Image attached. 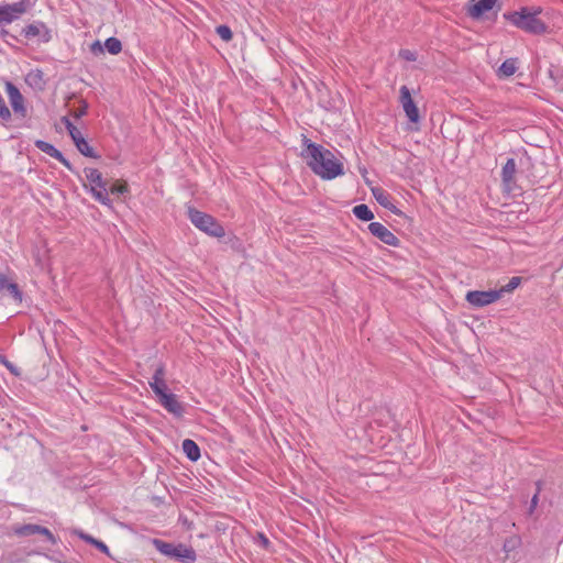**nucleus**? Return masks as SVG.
Wrapping results in <instances>:
<instances>
[{
    "mask_svg": "<svg viewBox=\"0 0 563 563\" xmlns=\"http://www.w3.org/2000/svg\"><path fill=\"white\" fill-rule=\"evenodd\" d=\"M308 166L322 179H333L344 174L343 163L323 146L309 142L303 154Z\"/></svg>",
    "mask_w": 563,
    "mask_h": 563,
    "instance_id": "f257e3e1",
    "label": "nucleus"
},
{
    "mask_svg": "<svg viewBox=\"0 0 563 563\" xmlns=\"http://www.w3.org/2000/svg\"><path fill=\"white\" fill-rule=\"evenodd\" d=\"M540 12V8L532 11L528 8H522L520 11L511 12L505 16L518 29L531 34L540 35L547 32L545 23L538 18Z\"/></svg>",
    "mask_w": 563,
    "mask_h": 563,
    "instance_id": "f03ea898",
    "label": "nucleus"
},
{
    "mask_svg": "<svg viewBox=\"0 0 563 563\" xmlns=\"http://www.w3.org/2000/svg\"><path fill=\"white\" fill-rule=\"evenodd\" d=\"M188 218L197 229L210 236L223 238L225 235L224 228L216 220V218L208 213L189 207Z\"/></svg>",
    "mask_w": 563,
    "mask_h": 563,
    "instance_id": "7ed1b4c3",
    "label": "nucleus"
},
{
    "mask_svg": "<svg viewBox=\"0 0 563 563\" xmlns=\"http://www.w3.org/2000/svg\"><path fill=\"white\" fill-rule=\"evenodd\" d=\"M85 176L90 184L91 196L101 205L112 209V200L108 196L107 183L97 168H85Z\"/></svg>",
    "mask_w": 563,
    "mask_h": 563,
    "instance_id": "20e7f679",
    "label": "nucleus"
},
{
    "mask_svg": "<svg viewBox=\"0 0 563 563\" xmlns=\"http://www.w3.org/2000/svg\"><path fill=\"white\" fill-rule=\"evenodd\" d=\"M35 4V0H19L0 5V25L10 24Z\"/></svg>",
    "mask_w": 563,
    "mask_h": 563,
    "instance_id": "39448f33",
    "label": "nucleus"
},
{
    "mask_svg": "<svg viewBox=\"0 0 563 563\" xmlns=\"http://www.w3.org/2000/svg\"><path fill=\"white\" fill-rule=\"evenodd\" d=\"M21 34L26 40L36 38L42 44L48 43L52 40V30L42 21H34L25 25Z\"/></svg>",
    "mask_w": 563,
    "mask_h": 563,
    "instance_id": "423d86ee",
    "label": "nucleus"
},
{
    "mask_svg": "<svg viewBox=\"0 0 563 563\" xmlns=\"http://www.w3.org/2000/svg\"><path fill=\"white\" fill-rule=\"evenodd\" d=\"M500 299V291L490 290H471L466 294L467 302L476 308H482Z\"/></svg>",
    "mask_w": 563,
    "mask_h": 563,
    "instance_id": "0eeeda50",
    "label": "nucleus"
},
{
    "mask_svg": "<svg viewBox=\"0 0 563 563\" xmlns=\"http://www.w3.org/2000/svg\"><path fill=\"white\" fill-rule=\"evenodd\" d=\"M5 92L14 114L24 119L26 117V107L24 104V97L19 88L13 82L5 80Z\"/></svg>",
    "mask_w": 563,
    "mask_h": 563,
    "instance_id": "6e6552de",
    "label": "nucleus"
},
{
    "mask_svg": "<svg viewBox=\"0 0 563 563\" xmlns=\"http://www.w3.org/2000/svg\"><path fill=\"white\" fill-rule=\"evenodd\" d=\"M400 92V103L402 109L409 119L410 122L417 123L419 122L420 115L419 110L411 98L410 90L407 86H401L399 89Z\"/></svg>",
    "mask_w": 563,
    "mask_h": 563,
    "instance_id": "1a4fd4ad",
    "label": "nucleus"
},
{
    "mask_svg": "<svg viewBox=\"0 0 563 563\" xmlns=\"http://www.w3.org/2000/svg\"><path fill=\"white\" fill-rule=\"evenodd\" d=\"M368 231L371 234L387 245L398 246L399 244V239L389 229L379 222H371L368 224Z\"/></svg>",
    "mask_w": 563,
    "mask_h": 563,
    "instance_id": "9d476101",
    "label": "nucleus"
},
{
    "mask_svg": "<svg viewBox=\"0 0 563 563\" xmlns=\"http://www.w3.org/2000/svg\"><path fill=\"white\" fill-rule=\"evenodd\" d=\"M166 369L164 364H158L154 371V374L148 382V385L156 397H161L162 395L169 393L168 386L165 380Z\"/></svg>",
    "mask_w": 563,
    "mask_h": 563,
    "instance_id": "9b49d317",
    "label": "nucleus"
},
{
    "mask_svg": "<svg viewBox=\"0 0 563 563\" xmlns=\"http://www.w3.org/2000/svg\"><path fill=\"white\" fill-rule=\"evenodd\" d=\"M161 406L175 417H181L185 412L184 405L178 400L177 396L173 393H166L158 397Z\"/></svg>",
    "mask_w": 563,
    "mask_h": 563,
    "instance_id": "f8f14e48",
    "label": "nucleus"
},
{
    "mask_svg": "<svg viewBox=\"0 0 563 563\" xmlns=\"http://www.w3.org/2000/svg\"><path fill=\"white\" fill-rule=\"evenodd\" d=\"M34 145L41 152H43V153L49 155L51 157L57 159L58 162H60L67 169L73 170L70 162L53 144H51L46 141H43V140H36Z\"/></svg>",
    "mask_w": 563,
    "mask_h": 563,
    "instance_id": "ddd939ff",
    "label": "nucleus"
},
{
    "mask_svg": "<svg viewBox=\"0 0 563 563\" xmlns=\"http://www.w3.org/2000/svg\"><path fill=\"white\" fill-rule=\"evenodd\" d=\"M497 0H471L467 9V13L473 19L481 18L484 13L490 11Z\"/></svg>",
    "mask_w": 563,
    "mask_h": 563,
    "instance_id": "4468645a",
    "label": "nucleus"
},
{
    "mask_svg": "<svg viewBox=\"0 0 563 563\" xmlns=\"http://www.w3.org/2000/svg\"><path fill=\"white\" fill-rule=\"evenodd\" d=\"M517 172V164L514 158H508L501 168V181L507 191H511L515 186V175Z\"/></svg>",
    "mask_w": 563,
    "mask_h": 563,
    "instance_id": "2eb2a0df",
    "label": "nucleus"
},
{
    "mask_svg": "<svg viewBox=\"0 0 563 563\" xmlns=\"http://www.w3.org/2000/svg\"><path fill=\"white\" fill-rule=\"evenodd\" d=\"M0 292L10 295L15 301H22V291L18 284L11 280L5 274H0Z\"/></svg>",
    "mask_w": 563,
    "mask_h": 563,
    "instance_id": "dca6fc26",
    "label": "nucleus"
},
{
    "mask_svg": "<svg viewBox=\"0 0 563 563\" xmlns=\"http://www.w3.org/2000/svg\"><path fill=\"white\" fill-rule=\"evenodd\" d=\"M173 559L180 563H194L197 559V554L191 547L178 543L176 544Z\"/></svg>",
    "mask_w": 563,
    "mask_h": 563,
    "instance_id": "f3484780",
    "label": "nucleus"
},
{
    "mask_svg": "<svg viewBox=\"0 0 563 563\" xmlns=\"http://www.w3.org/2000/svg\"><path fill=\"white\" fill-rule=\"evenodd\" d=\"M181 449L187 459L191 462H196L200 459V448L191 439H185L181 443Z\"/></svg>",
    "mask_w": 563,
    "mask_h": 563,
    "instance_id": "a211bd4d",
    "label": "nucleus"
},
{
    "mask_svg": "<svg viewBox=\"0 0 563 563\" xmlns=\"http://www.w3.org/2000/svg\"><path fill=\"white\" fill-rule=\"evenodd\" d=\"M152 543L161 554L173 559L176 544L163 541L161 539H153Z\"/></svg>",
    "mask_w": 563,
    "mask_h": 563,
    "instance_id": "6ab92c4d",
    "label": "nucleus"
},
{
    "mask_svg": "<svg viewBox=\"0 0 563 563\" xmlns=\"http://www.w3.org/2000/svg\"><path fill=\"white\" fill-rule=\"evenodd\" d=\"M517 70V59L508 58L498 68V75L501 77H510Z\"/></svg>",
    "mask_w": 563,
    "mask_h": 563,
    "instance_id": "aec40b11",
    "label": "nucleus"
},
{
    "mask_svg": "<svg viewBox=\"0 0 563 563\" xmlns=\"http://www.w3.org/2000/svg\"><path fill=\"white\" fill-rule=\"evenodd\" d=\"M353 214L362 221H371L374 218V213L367 205L361 203L353 208Z\"/></svg>",
    "mask_w": 563,
    "mask_h": 563,
    "instance_id": "412c9836",
    "label": "nucleus"
},
{
    "mask_svg": "<svg viewBox=\"0 0 563 563\" xmlns=\"http://www.w3.org/2000/svg\"><path fill=\"white\" fill-rule=\"evenodd\" d=\"M104 48L112 55H117L122 51V43L117 37H109L104 42Z\"/></svg>",
    "mask_w": 563,
    "mask_h": 563,
    "instance_id": "4be33fe9",
    "label": "nucleus"
},
{
    "mask_svg": "<svg viewBox=\"0 0 563 563\" xmlns=\"http://www.w3.org/2000/svg\"><path fill=\"white\" fill-rule=\"evenodd\" d=\"M37 525L27 523L20 527L14 528V533L20 537H27L36 534Z\"/></svg>",
    "mask_w": 563,
    "mask_h": 563,
    "instance_id": "5701e85b",
    "label": "nucleus"
},
{
    "mask_svg": "<svg viewBox=\"0 0 563 563\" xmlns=\"http://www.w3.org/2000/svg\"><path fill=\"white\" fill-rule=\"evenodd\" d=\"M520 284H521V277L515 276V277H511L506 285H504L501 288L496 289V290L500 291V298H501L504 294L514 291L516 288H518L520 286Z\"/></svg>",
    "mask_w": 563,
    "mask_h": 563,
    "instance_id": "b1692460",
    "label": "nucleus"
},
{
    "mask_svg": "<svg viewBox=\"0 0 563 563\" xmlns=\"http://www.w3.org/2000/svg\"><path fill=\"white\" fill-rule=\"evenodd\" d=\"M77 150L87 157H97L93 148L89 145L85 137L80 139L76 144Z\"/></svg>",
    "mask_w": 563,
    "mask_h": 563,
    "instance_id": "393cba45",
    "label": "nucleus"
},
{
    "mask_svg": "<svg viewBox=\"0 0 563 563\" xmlns=\"http://www.w3.org/2000/svg\"><path fill=\"white\" fill-rule=\"evenodd\" d=\"M373 195L380 206L384 208H389L391 201L388 194H386L383 189H374Z\"/></svg>",
    "mask_w": 563,
    "mask_h": 563,
    "instance_id": "a878e982",
    "label": "nucleus"
},
{
    "mask_svg": "<svg viewBox=\"0 0 563 563\" xmlns=\"http://www.w3.org/2000/svg\"><path fill=\"white\" fill-rule=\"evenodd\" d=\"M26 82L29 85H40L43 82V73L40 69L31 70L26 75Z\"/></svg>",
    "mask_w": 563,
    "mask_h": 563,
    "instance_id": "bb28decb",
    "label": "nucleus"
},
{
    "mask_svg": "<svg viewBox=\"0 0 563 563\" xmlns=\"http://www.w3.org/2000/svg\"><path fill=\"white\" fill-rule=\"evenodd\" d=\"M216 32L220 36V38L223 40L224 42H229L233 37V33H232L231 29L224 24L217 26Z\"/></svg>",
    "mask_w": 563,
    "mask_h": 563,
    "instance_id": "cd10ccee",
    "label": "nucleus"
},
{
    "mask_svg": "<svg viewBox=\"0 0 563 563\" xmlns=\"http://www.w3.org/2000/svg\"><path fill=\"white\" fill-rule=\"evenodd\" d=\"M128 185L126 184H120V183H115L113 184L110 189L108 190V194L111 192L113 195H123L125 192H128Z\"/></svg>",
    "mask_w": 563,
    "mask_h": 563,
    "instance_id": "c85d7f7f",
    "label": "nucleus"
},
{
    "mask_svg": "<svg viewBox=\"0 0 563 563\" xmlns=\"http://www.w3.org/2000/svg\"><path fill=\"white\" fill-rule=\"evenodd\" d=\"M36 534H42L44 536L49 542L52 543H55V537L54 534L51 532L49 529H47L46 527H43V526H40L37 525V531H36Z\"/></svg>",
    "mask_w": 563,
    "mask_h": 563,
    "instance_id": "c756f323",
    "label": "nucleus"
},
{
    "mask_svg": "<svg viewBox=\"0 0 563 563\" xmlns=\"http://www.w3.org/2000/svg\"><path fill=\"white\" fill-rule=\"evenodd\" d=\"M0 364L5 366V368H8L12 374H14V375L19 374L18 368L10 361H8V358L1 353H0Z\"/></svg>",
    "mask_w": 563,
    "mask_h": 563,
    "instance_id": "7c9ffc66",
    "label": "nucleus"
},
{
    "mask_svg": "<svg viewBox=\"0 0 563 563\" xmlns=\"http://www.w3.org/2000/svg\"><path fill=\"white\" fill-rule=\"evenodd\" d=\"M399 56L408 62H415L417 59L416 53L410 49H401Z\"/></svg>",
    "mask_w": 563,
    "mask_h": 563,
    "instance_id": "2f4dec72",
    "label": "nucleus"
},
{
    "mask_svg": "<svg viewBox=\"0 0 563 563\" xmlns=\"http://www.w3.org/2000/svg\"><path fill=\"white\" fill-rule=\"evenodd\" d=\"M518 543H519V540L517 538L507 539L504 543V550L506 552H510L517 547Z\"/></svg>",
    "mask_w": 563,
    "mask_h": 563,
    "instance_id": "473e14b6",
    "label": "nucleus"
},
{
    "mask_svg": "<svg viewBox=\"0 0 563 563\" xmlns=\"http://www.w3.org/2000/svg\"><path fill=\"white\" fill-rule=\"evenodd\" d=\"M69 135L75 144H77V142H79V140L84 137L81 132L77 128L75 130H70Z\"/></svg>",
    "mask_w": 563,
    "mask_h": 563,
    "instance_id": "72a5a7b5",
    "label": "nucleus"
},
{
    "mask_svg": "<svg viewBox=\"0 0 563 563\" xmlns=\"http://www.w3.org/2000/svg\"><path fill=\"white\" fill-rule=\"evenodd\" d=\"M91 52L95 53V54L103 53V47H102V45L100 44L99 41H96V42L92 43Z\"/></svg>",
    "mask_w": 563,
    "mask_h": 563,
    "instance_id": "f704fd0d",
    "label": "nucleus"
},
{
    "mask_svg": "<svg viewBox=\"0 0 563 563\" xmlns=\"http://www.w3.org/2000/svg\"><path fill=\"white\" fill-rule=\"evenodd\" d=\"M549 76L555 81L558 82L559 79H560V74H559V69H552L550 68L549 69Z\"/></svg>",
    "mask_w": 563,
    "mask_h": 563,
    "instance_id": "c9c22d12",
    "label": "nucleus"
},
{
    "mask_svg": "<svg viewBox=\"0 0 563 563\" xmlns=\"http://www.w3.org/2000/svg\"><path fill=\"white\" fill-rule=\"evenodd\" d=\"M95 547H96L97 549H99V550H100L101 552H103V553H109V549H108V547H107L102 541H100V540H98V541L96 542Z\"/></svg>",
    "mask_w": 563,
    "mask_h": 563,
    "instance_id": "e433bc0d",
    "label": "nucleus"
},
{
    "mask_svg": "<svg viewBox=\"0 0 563 563\" xmlns=\"http://www.w3.org/2000/svg\"><path fill=\"white\" fill-rule=\"evenodd\" d=\"M63 122H64L68 133L70 132V130H75L76 129V126L71 123V121L68 118L64 117L63 118Z\"/></svg>",
    "mask_w": 563,
    "mask_h": 563,
    "instance_id": "4c0bfd02",
    "label": "nucleus"
},
{
    "mask_svg": "<svg viewBox=\"0 0 563 563\" xmlns=\"http://www.w3.org/2000/svg\"><path fill=\"white\" fill-rule=\"evenodd\" d=\"M81 538H82L86 542H88V543H90V544H93V545H95V544H96V542L98 541L97 539H95L93 537L88 536V534H81Z\"/></svg>",
    "mask_w": 563,
    "mask_h": 563,
    "instance_id": "58836bf2",
    "label": "nucleus"
},
{
    "mask_svg": "<svg viewBox=\"0 0 563 563\" xmlns=\"http://www.w3.org/2000/svg\"><path fill=\"white\" fill-rule=\"evenodd\" d=\"M87 113V104L85 103L78 111L75 113L76 118H80Z\"/></svg>",
    "mask_w": 563,
    "mask_h": 563,
    "instance_id": "ea45409f",
    "label": "nucleus"
},
{
    "mask_svg": "<svg viewBox=\"0 0 563 563\" xmlns=\"http://www.w3.org/2000/svg\"><path fill=\"white\" fill-rule=\"evenodd\" d=\"M537 504H538V493L533 495L532 499H531V511L537 507Z\"/></svg>",
    "mask_w": 563,
    "mask_h": 563,
    "instance_id": "a19ab883",
    "label": "nucleus"
},
{
    "mask_svg": "<svg viewBox=\"0 0 563 563\" xmlns=\"http://www.w3.org/2000/svg\"><path fill=\"white\" fill-rule=\"evenodd\" d=\"M0 34H1V36H2V37L11 36L12 38H15L13 35H11V34L9 33V31H7V30H4V29H2V30L0 31Z\"/></svg>",
    "mask_w": 563,
    "mask_h": 563,
    "instance_id": "79ce46f5",
    "label": "nucleus"
},
{
    "mask_svg": "<svg viewBox=\"0 0 563 563\" xmlns=\"http://www.w3.org/2000/svg\"><path fill=\"white\" fill-rule=\"evenodd\" d=\"M388 210H390L393 213L395 214H398L399 213V210L396 208V206H394L393 203L389 205V208H387Z\"/></svg>",
    "mask_w": 563,
    "mask_h": 563,
    "instance_id": "37998d69",
    "label": "nucleus"
}]
</instances>
